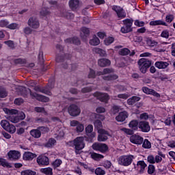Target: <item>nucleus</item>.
Segmentation results:
<instances>
[{"label":"nucleus","instance_id":"1","mask_svg":"<svg viewBox=\"0 0 175 175\" xmlns=\"http://www.w3.org/2000/svg\"><path fill=\"white\" fill-rule=\"evenodd\" d=\"M3 110L5 114H7L6 118L14 124H17L20 120L25 119V113H24V112H20L18 116H16V114L18 113V111L16 109H9L8 108H5Z\"/></svg>","mask_w":175,"mask_h":175},{"label":"nucleus","instance_id":"2","mask_svg":"<svg viewBox=\"0 0 175 175\" xmlns=\"http://www.w3.org/2000/svg\"><path fill=\"white\" fill-rule=\"evenodd\" d=\"M70 145L74 147L77 154H80V151L85 147L83 137H77L73 141H70Z\"/></svg>","mask_w":175,"mask_h":175},{"label":"nucleus","instance_id":"3","mask_svg":"<svg viewBox=\"0 0 175 175\" xmlns=\"http://www.w3.org/2000/svg\"><path fill=\"white\" fill-rule=\"evenodd\" d=\"M22 90L23 91H25V92H23V94L24 95H27V94L29 92L31 96H32L33 98H35L36 99H37V100H39L40 102H45V103L50 102V98H49V97L46 96L38 94L36 92H31V90L27 89L25 88L22 87Z\"/></svg>","mask_w":175,"mask_h":175},{"label":"nucleus","instance_id":"4","mask_svg":"<svg viewBox=\"0 0 175 175\" xmlns=\"http://www.w3.org/2000/svg\"><path fill=\"white\" fill-rule=\"evenodd\" d=\"M151 60H148L146 58H142L138 61V65L142 73H146L147 69L151 66Z\"/></svg>","mask_w":175,"mask_h":175},{"label":"nucleus","instance_id":"5","mask_svg":"<svg viewBox=\"0 0 175 175\" xmlns=\"http://www.w3.org/2000/svg\"><path fill=\"white\" fill-rule=\"evenodd\" d=\"M133 155H125L118 158V163L122 166H129L133 161Z\"/></svg>","mask_w":175,"mask_h":175},{"label":"nucleus","instance_id":"6","mask_svg":"<svg viewBox=\"0 0 175 175\" xmlns=\"http://www.w3.org/2000/svg\"><path fill=\"white\" fill-rule=\"evenodd\" d=\"M1 126L9 133L13 134L16 133V126H14L13 124H10V123H9V122L7 120H1Z\"/></svg>","mask_w":175,"mask_h":175},{"label":"nucleus","instance_id":"7","mask_svg":"<svg viewBox=\"0 0 175 175\" xmlns=\"http://www.w3.org/2000/svg\"><path fill=\"white\" fill-rule=\"evenodd\" d=\"M123 23L124 25L121 28V32L122 33H128V32H131V31H132L133 21L131 19H126L123 21Z\"/></svg>","mask_w":175,"mask_h":175},{"label":"nucleus","instance_id":"8","mask_svg":"<svg viewBox=\"0 0 175 175\" xmlns=\"http://www.w3.org/2000/svg\"><path fill=\"white\" fill-rule=\"evenodd\" d=\"M68 112L72 117H77L80 116L81 110L76 105H71L68 108Z\"/></svg>","mask_w":175,"mask_h":175},{"label":"nucleus","instance_id":"9","mask_svg":"<svg viewBox=\"0 0 175 175\" xmlns=\"http://www.w3.org/2000/svg\"><path fill=\"white\" fill-rule=\"evenodd\" d=\"M52 88H54L53 85H48L45 88H40L39 86H34V91L36 92H42V94H46V95H51V92H50Z\"/></svg>","mask_w":175,"mask_h":175},{"label":"nucleus","instance_id":"10","mask_svg":"<svg viewBox=\"0 0 175 175\" xmlns=\"http://www.w3.org/2000/svg\"><path fill=\"white\" fill-rule=\"evenodd\" d=\"M27 24L29 27L33 28V29H38V28L40 26V23H39V20L36 16H31L29 18Z\"/></svg>","mask_w":175,"mask_h":175},{"label":"nucleus","instance_id":"11","mask_svg":"<svg viewBox=\"0 0 175 175\" xmlns=\"http://www.w3.org/2000/svg\"><path fill=\"white\" fill-rule=\"evenodd\" d=\"M112 10L116 12L118 18H125V17H126V13L125 12L124 9H122V8L118 5H113L112 7Z\"/></svg>","mask_w":175,"mask_h":175},{"label":"nucleus","instance_id":"12","mask_svg":"<svg viewBox=\"0 0 175 175\" xmlns=\"http://www.w3.org/2000/svg\"><path fill=\"white\" fill-rule=\"evenodd\" d=\"M70 126H76V131L78 133H81L84 131V124L77 120H71L70 122Z\"/></svg>","mask_w":175,"mask_h":175},{"label":"nucleus","instance_id":"13","mask_svg":"<svg viewBox=\"0 0 175 175\" xmlns=\"http://www.w3.org/2000/svg\"><path fill=\"white\" fill-rule=\"evenodd\" d=\"M92 148L96 151H100V152H106L109 148L106 144L95 143L92 145Z\"/></svg>","mask_w":175,"mask_h":175},{"label":"nucleus","instance_id":"14","mask_svg":"<svg viewBox=\"0 0 175 175\" xmlns=\"http://www.w3.org/2000/svg\"><path fill=\"white\" fill-rule=\"evenodd\" d=\"M139 129L145 133H148V131L151 130L150 123H148L147 121H140L139 122Z\"/></svg>","mask_w":175,"mask_h":175},{"label":"nucleus","instance_id":"15","mask_svg":"<svg viewBox=\"0 0 175 175\" xmlns=\"http://www.w3.org/2000/svg\"><path fill=\"white\" fill-rule=\"evenodd\" d=\"M94 96L97 98L101 102H105V103H107V101L109 100V94L107 93H100L99 92L94 93Z\"/></svg>","mask_w":175,"mask_h":175},{"label":"nucleus","instance_id":"16","mask_svg":"<svg viewBox=\"0 0 175 175\" xmlns=\"http://www.w3.org/2000/svg\"><path fill=\"white\" fill-rule=\"evenodd\" d=\"M98 133H99L98 136V142H106L107 140V135L109 133L104 129H98Z\"/></svg>","mask_w":175,"mask_h":175},{"label":"nucleus","instance_id":"17","mask_svg":"<svg viewBox=\"0 0 175 175\" xmlns=\"http://www.w3.org/2000/svg\"><path fill=\"white\" fill-rule=\"evenodd\" d=\"M144 140L143 137L140 135H134L130 137V142L133 144L140 145L143 143Z\"/></svg>","mask_w":175,"mask_h":175},{"label":"nucleus","instance_id":"18","mask_svg":"<svg viewBox=\"0 0 175 175\" xmlns=\"http://www.w3.org/2000/svg\"><path fill=\"white\" fill-rule=\"evenodd\" d=\"M37 163L42 165V166H47L49 165V157L44 155H40L37 158Z\"/></svg>","mask_w":175,"mask_h":175},{"label":"nucleus","instance_id":"19","mask_svg":"<svg viewBox=\"0 0 175 175\" xmlns=\"http://www.w3.org/2000/svg\"><path fill=\"white\" fill-rule=\"evenodd\" d=\"M20 157H21V154L17 150H10L8 152V157L11 159V161H16Z\"/></svg>","mask_w":175,"mask_h":175},{"label":"nucleus","instance_id":"20","mask_svg":"<svg viewBox=\"0 0 175 175\" xmlns=\"http://www.w3.org/2000/svg\"><path fill=\"white\" fill-rule=\"evenodd\" d=\"M137 167L139 170L138 173H139V174H143L147 167V164L144 161H139L137 163Z\"/></svg>","mask_w":175,"mask_h":175},{"label":"nucleus","instance_id":"21","mask_svg":"<svg viewBox=\"0 0 175 175\" xmlns=\"http://www.w3.org/2000/svg\"><path fill=\"white\" fill-rule=\"evenodd\" d=\"M126 118H128V112L126 111H122L116 117V120L118 122H124Z\"/></svg>","mask_w":175,"mask_h":175},{"label":"nucleus","instance_id":"22","mask_svg":"<svg viewBox=\"0 0 175 175\" xmlns=\"http://www.w3.org/2000/svg\"><path fill=\"white\" fill-rule=\"evenodd\" d=\"M80 36L83 40H85L90 36V29L82 27L80 30Z\"/></svg>","mask_w":175,"mask_h":175},{"label":"nucleus","instance_id":"23","mask_svg":"<svg viewBox=\"0 0 175 175\" xmlns=\"http://www.w3.org/2000/svg\"><path fill=\"white\" fill-rule=\"evenodd\" d=\"M36 154H33L31 152H25L23 156L24 161H32L33 158H36Z\"/></svg>","mask_w":175,"mask_h":175},{"label":"nucleus","instance_id":"24","mask_svg":"<svg viewBox=\"0 0 175 175\" xmlns=\"http://www.w3.org/2000/svg\"><path fill=\"white\" fill-rule=\"evenodd\" d=\"M154 66L158 69H166L169 66V63L167 62L159 61L155 62Z\"/></svg>","mask_w":175,"mask_h":175},{"label":"nucleus","instance_id":"25","mask_svg":"<svg viewBox=\"0 0 175 175\" xmlns=\"http://www.w3.org/2000/svg\"><path fill=\"white\" fill-rule=\"evenodd\" d=\"M69 6L72 10H76L80 6V1L79 0H70Z\"/></svg>","mask_w":175,"mask_h":175},{"label":"nucleus","instance_id":"26","mask_svg":"<svg viewBox=\"0 0 175 175\" xmlns=\"http://www.w3.org/2000/svg\"><path fill=\"white\" fill-rule=\"evenodd\" d=\"M111 62H110V60L105 58L100 59L98 62V64L101 68H105V66H109L111 65Z\"/></svg>","mask_w":175,"mask_h":175},{"label":"nucleus","instance_id":"27","mask_svg":"<svg viewBox=\"0 0 175 175\" xmlns=\"http://www.w3.org/2000/svg\"><path fill=\"white\" fill-rule=\"evenodd\" d=\"M129 126L132 131H137L139 129V122L137 120H131L129 124Z\"/></svg>","mask_w":175,"mask_h":175},{"label":"nucleus","instance_id":"28","mask_svg":"<svg viewBox=\"0 0 175 175\" xmlns=\"http://www.w3.org/2000/svg\"><path fill=\"white\" fill-rule=\"evenodd\" d=\"M89 43L91 46H98L100 44V40L96 36H93L92 38L90 40Z\"/></svg>","mask_w":175,"mask_h":175},{"label":"nucleus","instance_id":"29","mask_svg":"<svg viewBox=\"0 0 175 175\" xmlns=\"http://www.w3.org/2000/svg\"><path fill=\"white\" fill-rule=\"evenodd\" d=\"M30 135L35 139H39V137L42 136V133L39 131V129H33L30 131Z\"/></svg>","mask_w":175,"mask_h":175},{"label":"nucleus","instance_id":"30","mask_svg":"<svg viewBox=\"0 0 175 175\" xmlns=\"http://www.w3.org/2000/svg\"><path fill=\"white\" fill-rule=\"evenodd\" d=\"M150 25H164L165 27H167V24L165 23V21L162 20H157V21H152L150 22Z\"/></svg>","mask_w":175,"mask_h":175},{"label":"nucleus","instance_id":"31","mask_svg":"<svg viewBox=\"0 0 175 175\" xmlns=\"http://www.w3.org/2000/svg\"><path fill=\"white\" fill-rule=\"evenodd\" d=\"M93 51L96 53V54H99L100 57H106L107 55L106 51L100 49V48H94L93 49Z\"/></svg>","mask_w":175,"mask_h":175},{"label":"nucleus","instance_id":"32","mask_svg":"<svg viewBox=\"0 0 175 175\" xmlns=\"http://www.w3.org/2000/svg\"><path fill=\"white\" fill-rule=\"evenodd\" d=\"M66 43H73L74 44H77L79 46L80 44V40L79 38L75 37L73 38H68L65 40Z\"/></svg>","mask_w":175,"mask_h":175},{"label":"nucleus","instance_id":"33","mask_svg":"<svg viewBox=\"0 0 175 175\" xmlns=\"http://www.w3.org/2000/svg\"><path fill=\"white\" fill-rule=\"evenodd\" d=\"M114 70L112 68H105L103 72H98L96 75L97 76H103V75H109V73H113Z\"/></svg>","mask_w":175,"mask_h":175},{"label":"nucleus","instance_id":"34","mask_svg":"<svg viewBox=\"0 0 175 175\" xmlns=\"http://www.w3.org/2000/svg\"><path fill=\"white\" fill-rule=\"evenodd\" d=\"M90 155L91 158H92V159H94V161H99L100 159H103V158H105L103 155L96 152L90 153Z\"/></svg>","mask_w":175,"mask_h":175},{"label":"nucleus","instance_id":"35","mask_svg":"<svg viewBox=\"0 0 175 175\" xmlns=\"http://www.w3.org/2000/svg\"><path fill=\"white\" fill-rule=\"evenodd\" d=\"M140 100V97L133 96L127 100L128 105H134L136 102H139Z\"/></svg>","mask_w":175,"mask_h":175},{"label":"nucleus","instance_id":"36","mask_svg":"<svg viewBox=\"0 0 175 175\" xmlns=\"http://www.w3.org/2000/svg\"><path fill=\"white\" fill-rule=\"evenodd\" d=\"M40 172L46 175H53V168L51 167L42 168Z\"/></svg>","mask_w":175,"mask_h":175},{"label":"nucleus","instance_id":"37","mask_svg":"<svg viewBox=\"0 0 175 175\" xmlns=\"http://www.w3.org/2000/svg\"><path fill=\"white\" fill-rule=\"evenodd\" d=\"M103 79L104 80L110 81L111 80H117V79H118V76L117 75L104 76V77H103Z\"/></svg>","mask_w":175,"mask_h":175},{"label":"nucleus","instance_id":"38","mask_svg":"<svg viewBox=\"0 0 175 175\" xmlns=\"http://www.w3.org/2000/svg\"><path fill=\"white\" fill-rule=\"evenodd\" d=\"M7 28H8V29H20V25L18 23H10L8 24V26H7Z\"/></svg>","mask_w":175,"mask_h":175},{"label":"nucleus","instance_id":"39","mask_svg":"<svg viewBox=\"0 0 175 175\" xmlns=\"http://www.w3.org/2000/svg\"><path fill=\"white\" fill-rule=\"evenodd\" d=\"M55 143H57V141H55L54 138H51L49 139V141L46 144V147H48V148L53 147V146H55Z\"/></svg>","mask_w":175,"mask_h":175},{"label":"nucleus","instance_id":"40","mask_svg":"<svg viewBox=\"0 0 175 175\" xmlns=\"http://www.w3.org/2000/svg\"><path fill=\"white\" fill-rule=\"evenodd\" d=\"M113 42L114 38L113 37H108L104 40V43L106 46H110V44H111V43H113Z\"/></svg>","mask_w":175,"mask_h":175},{"label":"nucleus","instance_id":"41","mask_svg":"<svg viewBox=\"0 0 175 175\" xmlns=\"http://www.w3.org/2000/svg\"><path fill=\"white\" fill-rule=\"evenodd\" d=\"M21 175H36V172L31 170H26L21 172Z\"/></svg>","mask_w":175,"mask_h":175},{"label":"nucleus","instance_id":"42","mask_svg":"<svg viewBox=\"0 0 175 175\" xmlns=\"http://www.w3.org/2000/svg\"><path fill=\"white\" fill-rule=\"evenodd\" d=\"M95 174L96 175H105L106 174V171L100 167H97L95 170Z\"/></svg>","mask_w":175,"mask_h":175},{"label":"nucleus","instance_id":"43","mask_svg":"<svg viewBox=\"0 0 175 175\" xmlns=\"http://www.w3.org/2000/svg\"><path fill=\"white\" fill-rule=\"evenodd\" d=\"M155 173V166L154 165H149L148 167V174H154Z\"/></svg>","mask_w":175,"mask_h":175},{"label":"nucleus","instance_id":"44","mask_svg":"<svg viewBox=\"0 0 175 175\" xmlns=\"http://www.w3.org/2000/svg\"><path fill=\"white\" fill-rule=\"evenodd\" d=\"M94 126L96 129H97V131H99V129H101L103 125L102 124V122L100 120H97L94 122Z\"/></svg>","mask_w":175,"mask_h":175},{"label":"nucleus","instance_id":"45","mask_svg":"<svg viewBox=\"0 0 175 175\" xmlns=\"http://www.w3.org/2000/svg\"><path fill=\"white\" fill-rule=\"evenodd\" d=\"M0 165L1 166H3V167H9V166H10V164L8 163L6 159H2V158L0 159Z\"/></svg>","mask_w":175,"mask_h":175},{"label":"nucleus","instance_id":"46","mask_svg":"<svg viewBox=\"0 0 175 175\" xmlns=\"http://www.w3.org/2000/svg\"><path fill=\"white\" fill-rule=\"evenodd\" d=\"M130 53L131 51L126 48L122 49L119 51L120 55H128Z\"/></svg>","mask_w":175,"mask_h":175},{"label":"nucleus","instance_id":"47","mask_svg":"<svg viewBox=\"0 0 175 175\" xmlns=\"http://www.w3.org/2000/svg\"><path fill=\"white\" fill-rule=\"evenodd\" d=\"M40 14L44 17L46 16H49V14H50V11H49L48 8H44L41 10Z\"/></svg>","mask_w":175,"mask_h":175},{"label":"nucleus","instance_id":"48","mask_svg":"<svg viewBox=\"0 0 175 175\" xmlns=\"http://www.w3.org/2000/svg\"><path fill=\"white\" fill-rule=\"evenodd\" d=\"M9 26V21H8V20H1L0 21V27H1L2 28H8V27Z\"/></svg>","mask_w":175,"mask_h":175},{"label":"nucleus","instance_id":"49","mask_svg":"<svg viewBox=\"0 0 175 175\" xmlns=\"http://www.w3.org/2000/svg\"><path fill=\"white\" fill-rule=\"evenodd\" d=\"M142 147L144 148H151V143L148 141V139H145L142 144Z\"/></svg>","mask_w":175,"mask_h":175},{"label":"nucleus","instance_id":"50","mask_svg":"<svg viewBox=\"0 0 175 175\" xmlns=\"http://www.w3.org/2000/svg\"><path fill=\"white\" fill-rule=\"evenodd\" d=\"M5 44H6L10 49H14L16 46L14 45V42L12 40H8V41H5L4 42Z\"/></svg>","mask_w":175,"mask_h":175},{"label":"nucleus","instance_id":"51","mask_svg":"<svg viewBox=\"0 0 175 175\" xmlns=\"http://www.w3.org/2000/svg\"><path fill=\"white\" fill-rule=\"evenodd\" d=\"M129 96H131V94L128 93L120 94L118 95V98H119L120 99H124V100L128 99Z\"/></svg>","mask_w":175,"mask_h":175},{"label":"nucleus","instance_id":"52","mask_svg":"<svg viewBox=\"0 0 175 175\" xmlns=\"http://www.w3.org/2000/svg\"><path fill=\"white\" fill-rule=\"evenodd\" d=\"M120 131H122V132H124V133H126V135H133V130L129 129L122 128L120 129Z\"/></svg>","mask_w":175,"mask_h":175},{"label":"nucleus","instance_id":"53","mask_svg":"<svg viewBox=\"0 0 175 175\" xmlns=\"http://www.w3.org/2000/svg\"><path fill=\"white\" fill-rule=\"evenodd\" d=\"M161 38H165V39H168L169 38V30H167V29L163 30L161 33Z\"/></svg>","mask_w":175,"mask_h":175},{"label":"nucleus","instance_id":"54","mask_svg":"<svg viewBox=\"0 0 175 175\" xmlns=\"http://www.w3.org/2000/svg\"><path fill=\"white\" fill-rule=\"evenodd\" d=\"M62 17H66V18H69L70 17H73V14L66 12V10H64L63 12L61 14Z\"/></svg>","mask_w":175,"mask_h":175},{"label":"nucleus","instance_id":"55","mask_svg":"<svg viewBox=\"0 0 175 175\" xmlns=\"http://www.w3.org/2000/svg\"><path fill=\"white\" fill-rule=\"evenodd\" d=\"M94 131V126L92 124H89L88 126L85 128V132L87 134L88 133H92V131Z\"/></svg>","mask_w":175,"mask_h":175},{"label":"nucleus","instance_id":"56","mask_svg":"<svg viewBox=\"0 0 175 175\" xmlns=\"http://www.w3.org/2000/svg\"><path fill=\"white\" fill-rule=\"evenodd\" d=\"M120 111V107L118 106L114 105L111 109V113L112 114H117Z\"/></svg>","mask_w":175,"mask_h":175},{"label":"nucleus","instance_id":"57","mask_svg":"<svg viewBox=\"0 0 175 175\" xmlns=\"http://www.w3.org/2000/svg\"><path fill=\"white\" fill-rule=\"evenodd\" d=\"M173 20H174V16H173L172 14H168L165 17L166 23H172Z\"/></svg>","mask_w":175,"mask_h":175},{"label":"nucleus","instance_id":"58","mask_svg":"<svg viewBox=\"0 0 175 175\" xmlns=\"http://www.w3.org/2000/svg\"><path fill=\"white\" fill-rule=\"evenodd\" d=\"M96 75L95 74V71L92 69H90V72L88 75V79H95Z\"/></svg>","mask_w":175,"mask_h":175},{"label":"nucleus","instance_id":"59","mask_svg":"<svg viewBox=\"0 0 175 175\" xmlns=\"http://www.w3.org/2000/svg\"><path fill=\"white\" fill-rule=\"evenodd\" d=\"M134 24L135 25H136V27H144V25H146V23H144V21H140L139 20H136Z\"/></svg>","mask_w":175,"mask_h":175},{"label":"nucleus","instance_id":"60","mask_svg":"<svg viewBox=\"0 0 175 175\" xmlns=\"http://www.w3.org/2000/svg\"><path fill=\"white\" fill-rule=\"evenodd\" d=\"M62 163V161H61L60 159H56L53 162V165L54 166V167H59Z\"/></svg>","mask_w":175,"mask_h":175},{"label":"nucleus","instance_id":"61","mask_svg":"<svg viewBox=\"0 0 175 175\" xmlns=\"http://www.w3.org/2000/svg\"><path fill=\"white\" fill-rule=\"evenodd\" d=\"M147 161L149 163L154 164L155 163V157L152 155H149L147 158Z\"/></svg>","mask_w":175,"mask_h":175},{"label":"nucleus","instance_id":"62","mask_svg":"<svg viewBox=\"0 0 175 175\" xmlns=\"http://www.w3.org/2000/svg\"><path fill=\"white\" fill-rule=\"evenodd\" d=\"M34 110L35 111H36V113H46V111H44V107H36L34 108Z\"/></svg>","mask_w":175,"mask_h":175},{"label":"nucleus","instance_id":"63","mask_svg":"<svg viewBox=\"0 0 175 175\" xmlns=\"http://www.w3.org/2000/svg\"><path fill=\"white\" fill-rule=\"evenodd\" d=\"M103 166L105 167V169H110L111 167V162L109 161H106L104 162Z\"/></svg>","mask_w":175,"mask_h":175},{"label":"nucleus","instance_id":"64","mask_svg":"<svg viewBox=\"0 0 175 175\" xmlns=\"http://www.w3.org/2000/svg\"><path fill=\"white\" fill-rule=\"evenodd\" d=\"M15 105H18V106H20L22 103H24V100L21 98H16L14 100Z\"/></svg>","mask_w":175,"mask_h":175}]
</instances>
